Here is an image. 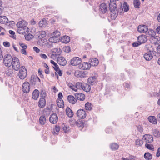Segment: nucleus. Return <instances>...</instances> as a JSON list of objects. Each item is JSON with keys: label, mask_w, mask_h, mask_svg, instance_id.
Masks as SVG:
<instances>
[{"label": "nucleus", "mask_w": 160, "mask_h": 160, "mask_svg": "<svg viewBox=\"0 0 160 160\" xmlns=\"http://www.w3.org/2000/svg\"><path fill=\"white\" fill-rule=\"evenodd\" d=\"M13 58L10 54H6L3 57V62L4 65L7 67H10L12 63Z\"/></svg>", "instance_id": "f257e3e1"}, {"label": "nucleus", "mask_w": 160, "mask_h": 160, "mask_svg": "<svg viewBox=\"0 0 160 160\" xmlns=\"http://www.w3.org/2000/svg\"><path fill=\"white\" fill-rule=\"evenodd\" d=\"M114 0H110L109 4V8L110 12L113 14L114 16H117L118 14V11L116 10L117 5L114 2Z\"/></svg>", "instance_id": "f03ea898"}, {"label": "nucleus", "mask_w": 160, "mask_h": 160, "mask_svg": "<svg viewBox=\"0 0 160 160\" xmlns=\"http://www.w3.org/2000/svg\"><path fill=\"white\" fill-rule=\"evenodd\" d=\"M12 65L13 69L15 71H18L20 69V62L18 58L13 57Z\"/></svg>", "instance_id": "7ed1b4c3"}, {"label": "nucleus", "mask_w": 160, "mask_h": 160, "mask_svg": "<svg viewBox=\"0 0 160 160\" xmlns=\"http://www.w3.org/2000/svg\"><path fill=\"white\" fill-rule=\"evenodd\" d=\"M18 76L21 79H24L27 76V70L24 66H22L19 69Z\"/></svg>", "instance_id": "20e7f679"}, {"label": "nucleus", "mask_w": 160, "mask_h": 160, "mask_svg": "<svg viewBox=\"0 0 160 160\" xmlns=\"http://www.w3.org/2000/svg\"><path fill=\"white\" fill-rule=\"evenodd\" d=\"M74 75L78 78H84L87 76L88 72L86 71L77 70L75 71Z\"/></svg>", "instance_id": "39448f33"}, {"label": "nucleus", "mask_w": 160, "mask_h": 160, "mask_svg": "<svg viewBox=\"0 0 160 160\" xmlns=\"http://www.w3.org/2000/svg\"><path fill=\"white\" fill-rule=\"evenodd\" d=\"M138 32L141 33H147L148 30V26L144 25H139L137 28Z\"/></svg>", "instance_id": "423d86ee"}, {"label": "nucleus", "mask_w": 160, "mask_h": 160, "mask_svg": "<svg viewBox=\"0 0 160 160\" xmlns=\"http://www.w3.org/2000/svg\"><path fill=\"white\" fill-rule=\"evenodd\" d=\"M22 90L24 93H28L30 90V84L29 82L27 81L24 82L22 86Z\"/></svg>", "instance_id": "0eeeda50"}, {"label": "nucleus", "mask_w": 160, "mask_h": 160, "mask_svg": "<svg viewBox=\"0 0 160 160\" xmlns=\"http://www.w3.org/2000/svg\"><path fill=\"white\" fill-rule=\"evenodd\" d=\"M77 115L80 118L84 119L86 116V113L85 110L83 109H79L77 112Z\"/></svg>", "instance_id": "6e6552de"}, {"label": "nucleus", "mask_w": 160, "mask_h": 160, "mask_svg": "<svg viewBox=\"0 0 160 160\" xmlns=\"http://www.w3.org/2000/svg\"><path fill=\"white\" fill-rule=\"evenodd\" d=\"M108 9L107 5L105 3H102L99 6V12L100 13L104 14L107 12Z\"/></svg>", "instance_id": "1a4fd4ad"}, {"label": "nucleus", "mask_w": 160, "mask_h": 160, "mask_svg": "<svg viewBox=\"0 0 160 160\" xmlns=\"http://www.w3.org/2000/svg\"><path fill=\"white\" fill-rule=\"evenodd\" d=\"M152 38V39L153 41V43L155 44H158L160 43V37L158 36H155V33H153L152 34H149Z\"/></svg>", "instance_id": "9d476101"}, {"label": "nucleus", "mask_w": 160, "mask_h": 160, "mask_svg": "<svg viewBox=\"0 0 160 160\" xmlns=\"http://www.w3.org/2000/svg\"><path fill=\"white\" fill-rule=\"evenodd\" d=\"M58 117L55 113H52L50 116L49 121L52 124L56 123L58 121Z\"/></svg>", "instance_id": "9b49d317"}, {"label": "nucleus", "mask_w": 160, "mask_h": 160, "mask_svg": "<svg viewBox=\"0 0 160 160\" xmlns=\"http://www.w3.org/2000/svg\"><path fill=\"white\" fill-rule=\"evenodd\" d=\"M81 62V59L79 57L73 58L71 60L70 63L73 66L79 65Z\"/></svg>", "instance_id": "f8f14e48"}, {"label": "nucleus", "mask_w": 160, "mask_h": 160, "mask_svg": "<svg viewBox=\"0 0 160 160\" xmlns=\"http://www.w3.org/2000/svg\"><path fill=\"white\" fill-rule=\"evenodd\" d=\"M147 39V36L143 34L140 35L138 37V42L141 43V44L145 43Z\"/></svg>", "instance_id": "ddd939ff"}, {"label": "nucleus", "mask_w": 160, "mask_h": 160, "mask_svg": "<svg viewBox=\"0 0 160 160\" xmlns=\"http://www.w3.org/2000/svg\"><path fill=\"white\" fill-rule=\"evenodd\" d=\"M97 79V77L94 76L89 77L87 80V82L91 85H93L95 84Z\"/></svg>", "instance_id": "4468645a"}, {"label": "nucleus", "mask_w": 160, "mask_h": 160, "mask_svg": "<svg viewBox=\"0 0 160 160\" xmlns=\"http://www.w3.org/2000/svg\"><path fill=\"white\" fill-rule=\"evenodd\" d=\"M79 67L80 68L83 70H87L90 68L91 65L87 62H83L80 64Z\"/></svg>", "instance_id": "2eb2a0df"}, {"label": "nucleus", "mask_w": 160, "mask_h": 160, "mask_svg": "<svg viewBox=\"0 0 160 160\" xmlns=\"http://www.w3.org/2000/svg\"><path fill=\"white\" fill-rule=\"evenodd\" d=\"M40 80L37 76H32L31 78L30 82L32 85H35L37 82H40Z\"/></svg>", "instance_id": "dca6fc26"}, {"label": "nucleus", "mask_w": 160, "mask_h": 160, "mask_svg": "<svg viewBox=\"0 0 160 160\" xmlns=\"http://www.w3.org/2000/svg\"><path fill=\"white\" fill-rule=\"evenodd\" d=\"M57 61L58 64L62 66L66 65L67 62L64 58L62 57H58L57 58Z\"/></svg>", "instance_id": "f3484780"}, {"label": "nucleus", "mask_w": 160, "mask_h": 160, "mask_svg": "<svg viewBox=\"0 0 160 160\" xmlns=\"http://www.w3.org/2000/svg\"><path fill=\"white\" fill-rule=\"evenodd\" d=\"M75 96L77 99L80 101H83L85 98V96L84 94L80 93H76Z\"/></svg>", "instance_id": "a211bd4d"}, {"label": "nucleus", "mask_w": 160, "mask_h": 160, "mask_svg": "<svg viewBox=\"0 0 160 160\" xmlns=\"http://www.w3.org/2000/svg\"><path fill=\"white\" fill-rule=\"evenodd\" d=\"M28 30L29 28L27 27H24V28H18L17 31L18 33L20 34H24L28 32Z\"/></svg>", "instance_id": "6ab92c4d"}, {"label": "nucleus", "mask_w": 160, "mask_h": 160, "mask_svg": "<svg viewBox=\"0 0 160 160\" xmlns=\"http://www.w3.org/2000/svg\"><path fill=\"white\" fill-rule=\"evenodd\" d=\"M144 139L146 142L148 143H150L153 141V137L150 135L146 134L144 136Z\"/></svg>", "instance_id": "aec40b11"}, {"label": "nucleus", "mask_w": 160, "mask_h": 160, "mask_svg": "<svg viewBox=\"0 0 160 160\" xmlns=\"http://www.w3.org/2000/svg\"><path fill=\"white\" fill-rule=\"evenodd\" d=\"M67 99L68 102L72 104H75L77 101V99L72 95H68V97Z\"/></svg>", "instance_id": "412c9836"}, {"label": "nucleus", "mask_w": 160, "mask_h": 160, "mask_svg": "<svg viewBox=\"0 0 160 160\" xmlns=\"http://www.w3.org/2000/svg\"><path fill=\"white\" fill-rule=\"evenodd\" d=\"M144 58L147 61L151 60L153 58L152 54L150 52L145 53L144 55Z\"/></svg>", "instance_id": "4be33fe9"}, {"label": "nucleus", "mask_w": 160, "mask_h": 160, "mask_svg": "<svg viewBox=\"0 0 160 160\" xmlns=\"http://www.w3.org/2000/svg\"><path fill=\"white\" fill-rule=\"evenodd\" d=\"M27 24L26 22L24 20L19 21L17 24V26L18 28H24V27H27Z\"/></svg>", "instance_id": "5701e85b"}, {"label": "nucleus", "mask_w": 160, "mask_h": 160, "mask_svg": "<svg viewBox=\"0 0 160 160\" xmlns=\"http://www.w3.org/2000/svg\"><path fill=\"white\" fill-rule=\"evenodd\" d=\"M89 61L91 62L90 63V64L94 66H97L99 63L98 60L95 58H92Z\"/></svg>", "instance_id": "b1692460"}, {"label": "nucleus", "mask_w": 160, "mask_h": 160, "mask_svg": "<svg viewBox=\"0 0 160 160\" xmlns=\"http://www.w3.org/2000/svg\"><path fill=\"white\" fill-rule=\"evenodd\" d=\"M39 95V91L37 89H35L32 93V98L34 100H37L38 98Z\"/></svg>", "instance_id": "393cba45"}, {"label": "nucleus", "mask_w": 160, "mask_h": 160, "mask_svg": "<svg viewBox=\"0 0 160 160\" xmlns=\"http://www.w3.org/2000/svg\"><path fill=\"white\" fill-rule=\"evenodd\" d=\"M46 100L44 98H40L39 101L38 106L41 108H43L46 105Z\"/></svg>", "instance_id": "a878e982"}, {"label": "nucleus", "mask_w": 160, "mask_h": 160, "mask_svg": "<svg viewBox=\"0 0 160 160\" xmlns=\"http://www.w3.org/2000/svg\"><path fill=\"white\" fill-rule=\"evenodd\" d=\"M70 38L68 36H63L61 38V40L62 43H67L70 41Z\"/></svg>", "instance_id": "bb28decb"}, {"label": "nucleus", "mask_w": 160, "mask_h": 160, "mask_svg": "<svg viewBox=\"0 0 160 160\" xmlns=\"http://www.w3.org/2000/svg\"><path fill=\"white\" fill-rule=\"evenodd\" d=\"M37 36H38V38L41 39L44 38L46 36V32L43 31H40L37 33Z\"/></svg>", "instance_id": "cd10ccee"}, {"label": "nucleus", "mask_w": 160, "mask_h": 160, "mask_svg": "<svg viewBox=\"0 0 160 160\" xmlns=\"http://www.w3.org/2000/svg\"><path fill=\"white\" fill-rule=\"evenodd\" d=\"M82 89L84 91L87 92H89L91 90V87L89 84L84 82L83 83Z\"/></svg>", "instance_id": "c85d7f7f"}, {"label": "nucleus", "mask_w": 160, "mask_h": 160, "mask_svg": "<svg viewBox=\"0 0 160 160\" xmlns=\"http://www.w3.org/2000/svg\"><path fill=\"white\" fill-rule=\"evenodd\" d=\"M47 24V21L45 19H43L40 21L39 22V26L41 28L46 27Z\"/></svg>", "instance_id": "c756f323"}, {"label": "nucleus", "mask_w": 160, "mask_h": 160, "mask_svg": "<svg viewBox=\"0 0 160 160\" xmlns=\"http://www.w3.org/2000/svg\"><path fill=\"white\" fill-rule=\"evenodd\" d=\"M66 112L67 115L68 117L71 118L73 116V112L68 107L66 109Z\"/></svg>", "instance_id": "7c9ffc66"}, {"label": "nucleus", "mask_w": 160, "mask_h": 160, "mask_svg": "<svg viewBox=\"0 0 160 160\" xmlns=\"http://www.w3.org/2000/svg\"><path fill=\"white\" fill-rule=\"evenodd\" d=\"M148 119L149 122L154 124H156L157 123V120L155 116H149L148 117Z\"/></svg>", "instance_id": "2f4dec72"}, {"label": "nucleus", "mask_w": 160, "mask_h": 160, "mask_svg": "<svg viewBox=\"0 0 160 160\" xmlns=\"http://www.w3.org/2000/svg\"><path fill=\"white\" fill-rule=\"evenodd\" d=\"M46 117L44 115L41 116L39 118L40 124L42 125H44L46 122Z\"/></svg>", "instance_id": "473e14b6"}, {"label": "nucleus", "mask_w": 160, "mask_h": 160, "mask_svg": "<svg viewBox=\"0 0 160 160\" xmlns=\"http://www.w3.org/2000/svg\"><path fill=\"white\" fill-rule=\"evenodd\" d=\"M8 19L5 16H0V23L2 24L8 23Z\"/></svg>", "instance_id": "72a5a7b5"}, {"label": "nucleus", "mask_w": 160, "mask_h": 160, "mask_svg": "<svg viewBox=\"0 0 160 160\" xmlns=\"http://www.w3.org/2000/svg\"><path fill=\"white\" fill-rule=\"evenodd\" d=\"M84 124V123L83 120L81 119H79L76 121V126L79 127H83Z\"/></svg>", "instance_id": "f704fd0d"}, {"label": "nucleus", "mask_w": 160, "mask_h": 160, "mask_svg": "<svg viewBox=\"0 0 160 160\" xmlns=\"http://www.w3.org/2000/svg\"><path fill=\"white\" fill-rule=\"evenodd\" d=\"M58 38H56V36L53 35H52V36L49 39V41L52 42H58Z\"/></svg>", "instance_id": "c9c22d12"}, {"label": "nucleus", "mask_w": 160, "mask_h": 160, "mask_svg": "<svg viewBox=\"0 0 160 160\" xmlns=\"http://www.w3.org/2000/svg\"><path fill=\"white\" fill-rule=\"evenodd\" d=\"M58 106L61 108H63L64 107V103L62 100L59 99L57 100Z\"/></svg>", "instance_id": "e433bc0d"}, {"label": "nucleus", "mask_w": 160, "mask_h": 160, "mask_svg": "<svg viewBox=\"0 0 160 160\" xmlns=\"http://www.w3.org/2000/svg\"><path fill=\"white\" fill-rule=\"evenodd\" d=\"M144 158L147 160H150L152 158V155L149 152H145L144 154Z\"/></svg>", "instance_id": "4c0bfd02"}, {"label": "nucleus", "mask_w": 160, "mask_h": 160, "mask_svg": "<svg viewBox=\"0 0 160 160\" xmlns=\"http://www.w3.org/2000/svg\"><path fill=\"white\" fill-rule=\"evenodd\" d=\"M148 50L149 51V52L150 53L152 52L153 54H154L156 52L154 51V49L153 48L152 46L149 44L147 46Z\"/></svg>", "instance_id": "58836bf2"}, {"label": "nucleus", "mask_w": 160, "mask_h": 160, "mask_svg": "<svg viewBox=\"0 0 160 160\" xmlns=\"http://www.w3.org/2000/svg\"><path fill=\"white\" fill-rule=\"evenodd\" d=\"M92 105L89 102H87L85 105V108L87 110H91Z\"/></svg>", "instance_id": "ea45409f"}, {"label": "nucleus", "mask_w": 160, "mask_h": 160, "mask_svg": "<svg viewBox=\"0 0 160 160\" xmlns=\"http://www.w3.org/2000/svg\"><path fill=\"white\" fill-rule=\"evenodd\" d=\"M110 148L112 150H116L118 149L119 145L116 143H113L111 145Z\"/></svg>", "instance_id": "a19ab883"}, {"label": "nucleus", "mask_w": 160, "mask_h": 160, "mask_svg": "<svg viewBox=\"0 0 160 160\" xmlns=\"http://www.w3.org/2000/svg\"><path fill=\"white\" fill-rule=\"evenodd\" d=\"M6 74L8 76H12L13 74V70L12 69L8 68L6 71Z\"/></svg>", "instance_id": "79ce46f5"}, {"label": "nucleus", "mask_w": 160, "mask_h": 160, "mask_svg": "<svg viewBox=\"0 0 160 160\" xmlns=\"http://www.w3.org/2000/svg\"><path fill=\"white\" fill-rule=\"evenodd\" d=\"M50 62L54 66V67H53L54 70L58 72V70L59 69V68L57 63L55 62L52 60H51Z\"/></svg>", "instance_id": "37998d69"}, {"label": "nucleus", "mask_w": 160, "mask_h": 160, "mask_svg": "<svg viewBox=\"0 0 160 160\" xmlns=\"http://www.w3.org/2000/svg\"><path fill=\"white\" fill-rule=\"evenodd\" d=\"M124 10L125 12H127L129 10V6L126 2H124L123 4Z\"/></svg>", "instance_id": "c03bdc74"}, {"label": "nucleus", "mask_w": 160, "mask_h": 160, "mask_svg": "<svg viewBox=\"0 0 160 160\" xmlns=\"http://www.w3.org/2000/svg\"><path fill=\"white\" fill-rule=\"evenodd\" d=\"M140 2L139 0H134L133 2V4L134 7L135 8H139V6L140 4Z\"/></svg>", "instance_id": "a18cd8bd"}, {"label": "nucleus", "mask_w": 160, "mask_h": 160, "mask_svg": "<svg viewBox=\"0 0 160 160\" xmlns=\"http://www.w3.org/2000/svg\"><path fill=\"white\" fill-rule=\"evenodd\" d=\"M153 135L155 137H160V133L156 129H154L153 130Z\"/></svg>", "instance_id": "49530a36"}, {"label": "nucleus", "mask_w": 160, "mask_h": 160, "mask_svg": "<svg viewBox=\"0 0 160 160\" xmlns=\"http://www.w3.org/2000/svg\"><path fill=\"white\" fill-rule=\"evenodd\" d=\"M24 36L25 39L28 41L32 39L33 38V35L30 33H29L27 35H25Z\"/></svg>", "instance_id": "de8ad7c7"}, {"label": "nucleus", "mask_w": 160, "mask_h": 160, "mask_svg": "<svg viewBox=\"0 0 160 160\" xmlns=\"http://www.w3.org/2000/svg\"><path fill=\"white\" fill-rule=\"evenodd\" d=\"M145 147L148 149L153 151L154 150V147L153 145L146 143L145 145Z\"/></svg>", "instance_id": "09e8293b"}, {"label": "nucleus", "mask_w": 160, "mask_h": 160, "mask_svg": "<svg viewBox=\"0 0 160 160\" xmlns=\"http://www.w3.org/2000/svg\"><path fill=\"white\" fill-rule=\"evenodd\" d=\"M84 82H78L76 83V87H77V90L78 89H82Z\"/></svg>", "instance_id": "8fccbe9b"}, {"label": "nucleus", "mask_w": 160, "mask_h": 160, "mask_svg": "<svg viewBox=\"0 0 160 160\" xmlns=\"http://www.w3.org/2000/svg\"><path fill=\"white\" fill-rule=\"evenodd\" d=\"M68 86L72 90L75 92H76L77 91V87H76V86L74 85L72 83H68Z\"/></svg>", "instance_id": "3c124183"}, {"label": "nucleus", "mask_w": 160, "mask_h": 160, "mask_svg": "<svg viewBox=\"0 0 160 160\" xmlns=\"http://www.w3.org/2000/svg\"><path fill=\"white\" fill-rule=\"evenodd\" d=\"M135 144L137 145L141 146L143 144V141L140 139H138L135 141Z\"/></svg>", "instance_id": "603ef678"}, {"label": "nucleus", "mask_w": 160, "mask_h": 160, "mask_svg": "<svg viewBox=\"0 0 160 160\" xmlns=\"http://www.w3.org/2000/svg\"><path fill=\"white\" fill-rule=\"evenodd\" d=\"M60 35V32L57 30H56L52 34V35H53L56 37V38H58Z\"/></svg>", "instance_id": "864d4df0"}, {"label": "nucleus", "mask_w": 160, "mask_h": 160, "mask_svg": "<svg viewBox=\"0 0 160 160\" xmlns=\"http://www.w3.org/2000/svg\"><path fill=\"white\" fill-rule=\"evenodd\" d=\"M61 52L62 51L61 49L58 48L54 49L52 51V53H58V54H61Z\"/></svg>", "instance_id": "5fc2aeb1"}, {"label": "nucleus", "mask_w": 160, "mask_h": 160, "mask_svg": "<svg viewBox=\"0 0 160 160\" xmlns=\"http://www.w3.org/2000/svg\"><path fill=\"white\" fill-rule=\"evenodd\" d=\"M69 122L71 125L73 126L76 125V121L75 119H72L71 120H70Z\"/></svg>", "instance_id": "6e6d98bb"}, {"label": "nucleus", "mask_w": 160, "mask_h": 160, "mask_svg": "<svg viewBox=\"0 0 160 160\" xmlns=\"http://www.w3.org/2000/svg\"><path fill=\"white\" fill-rule=\"evenodd\" d=\"M60 130V127L59 126L56 125L55 127V128L53 129V132H54V133L56 132L57 133L55 134H58V133L59 131Z\"/></svg>", "instance_id": "4d7b16f0"}, {"label": "nucleus", "mask_w": 160, "mask_h": 160, "mask_svg": "<svg viewBox=\"0 0 160 160\" xmlns=\"http://www.w3.org/2000/svg\"><path fill=\"white\" fill-rule=\"evenodd\" d=\"M40 96L41 97V98H45L46 96V92L43 91H41L40 93Z\"/></svg>", "instance_id": "13d9d810"}, {"label": "nucleus", "mask_w": 160, "mask_h": 160, "mask_svg": "<svg viewBox=\"0 0 160 160\" xmlns=\"http://www.w3.org/2000/svg\"><path fill=\"white\" fill-rule=\"evenodd\" d=\"M19 45L22 48L26 49L28 48L27 46L23 43L19 42Z\"/></svg>", "instance_id": "bf43d9fd"}, {"label": "nucleus", "mask_w": 160, "mask_h": 160, "mask_svg": "<svg viewBox=\"0 0 160 160\" xmlns=\"http://www.w3.org/2000/svg\"><path fill=\"white\" fill-rule=\"evenodd\" d=\"M3 44L4 47L7 48H8L10 46V43L8 41L4 42Z\"/></svg>", "instance_id": "052dcab7"}, {"label": "nucleus", "mask_w": 160, "mask_h": 160, "mask_svg": "<svg viewBox=\"0 0 160 160\" xmlns=\"http://www.w3.org/2000/svg\"><path fill=\"white\" fill-rule=\"evenodd\" d=\"M141 44V43L138 42H135L133 43L132 44V46L133 47H136L138 46H139Z\"/></svg>", "instance_id": "680f3d73"}, {"label": "nucleus", "mask_w": 160, "mask_h": 160, "mask_svg": "<svg viewBox=\"0 0 160 160\" xmlns=\"http://www.w3.org/2000/svg\"><path fill=\"white\" fill-rule=\"evenodd\" d=\"M153 33H155L154 32V31L153 30H151V29H149V30L148 29V31L147 32V33H146L147 34H148L149 35V37H151V35H149V34H152Z\"/></svg>", "instance_id": "e2e57ef3"}, {"label": "nucleus", "mask_w": 160, "mask_h": 160, "mask_svg": "<svg viewBox=\"0 0 160 160\" xmlns=\"http://www.w3.org/2000/svg\"><path fill=\"white\" fill-rule=\"evenodd\" d=\"M156 156L158 157H159L160 156V147H159L157 150Z\"/></svg>", "instance_id": "0e129e2a"}, {"label": "nucleus", "mask_w": 160, "mask_h": 160, "mask_svg": "<svg viewBox=\"0 0 160 160\" xmlns=\"http://www.w3.org/2000/svg\"><path fill=\"white\" fill-rule=\"evenodd\" d=\"M50 113V109H47L46 110H45L44 112V114L45 115L46 114H49Z\"/></svg>", "instance_id": "69168bd1"}, {"label": "nucleus", "mask_w": 160, "mask_h": 160, "mask_svg": "<svg viewBox=\"0 0 160 160\" xmlns=\"http://www.w3.org/2000/svg\"><path fill=\"white\" fill-rule=\"evenodd\" d=\"M137 129L141 132H142L143 131V128L140 125L137 127Z\"/></svg>", "instance_id": "338daca9"}, {"label": "nucleus", "mask_w": 160, "mask_h": 160, "mask_svg": "<svg viewBox=\"0 0 160 160\" xmlns=\"http://www.w3.org/2000/svg\"><path fill=\"white\" fill-rule=\"evenodd\" d=\"M71 51L70 48L69 47H65V51L67 52H70Z\"/></svg>", "instance_id": "774afa93"}]
</instances>
